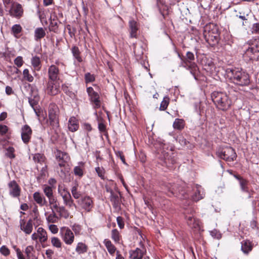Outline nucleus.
I'll return each mask as SVG.
<instances>
[{"label": "nucleus", "mask_w": 259, "mask_h": 259, "mask_svg": "<svg viewBox=\"0 0 259 259\" xmlns=\"http://www.w3.org/2000/svg\"><path fill=\"white\" fill-rule=\"evenodd\" d=\"M36 15L39 18L41 22L42 23L44 19L46 17L44 11H42L41 9L38 8L36 12Z\"/></svg>", "instance_id": "obj_50"}, {"label": "nucleus", "mask_w": 259, "mask_h": 259, "mask_svg": "<svg viewBox=\"0 0 259 259\" xmlns=\"http://www.w3.org/2000/svg\"><path fill=\"white\" fill-rule=\"evenodd\" d=\"M33 199L40 206H43L46 203V200L44 196L38 192H35L33 194Z\"/></svg>", "instance_id": "obj_29"}, {"label": "nucleus", "mask_w": 259, "mask_h": 259, "mask_svg": "<svg viewBox=\"0 0 259 259\" xmlns=\"http://www.w3.org/2000/svg\"><path fill=\"white\" fill-rule=\"evenodd\" d=\"M59 68L55 65H51L48 69L49 81H59L60 78Z\"/></svg>", "instance_id": "obj_13"}, {"label": "nucleus", "mask_w": 259, "mask_h": 259, "mask_svg": "<svg viewBox=\"0 0 259 259\" xmlns=\"http://www.w3.org/2000/svg\"><path fill=\"white\" fill-rule=\"evenodd\" d=\"M60 234L66 244L68 245L72 244L74 239V236L70 229L66 227L62 228L60 230Z\"/></svg>", "instance_id": "obj_10"}, {"label": "nucleus", "mask_w": 259, "mask_h": 259, "mask_svg": "<svg viewBox=\"0 0 259 259\" xmlns=\"http://www.w3.org/2000/svg\"><path fill=\"white\" fill-rule=\"evenodd\" d=\"M64 204L70 209L76 208V205L74 203L73 200L72 199L71 195L68 197L63 198Z\"/></svg>", "instance_id": "obj_35"}, {"label": "nucleus", "mask_w": 259, "mask_h": 259, "mask_svg": "<svg viewBox=\"0 0 259 259\" xmlns=\"http://www.w3.org/2000/svg\"><path fill=\"white\" fill-rule=\"evenodd\" d=\"M98 128L100 132L104 133L106 131V127L105 124L102 122H99L98 124Z\"/></svg>", "instance_id": "obj_60"}, {"label": "nucleus", "mask_w": 259, "mask_h": 259, "mask_svg": "<svg viewBox=\"0 0 259 259\" xmlns=\"http://www.w3.org/2000/svg\"><path fill=\"white\" fill-rule=\"evenodd\" d=\"M216 154L219 158L227 161H233L237 157L235 150L231 147L220 148Z\"/></svg>", "instance_id": "obj_8"}, {"label": "nucleus", "mask_w": 259, "mask_h": 259, "mask_svg": "<svg viewBox=\"0 0 259 259\" xmlns=\"http://www.w3.org/2000/svg\"><path fill=\"white\" fill-rule=\"evenodd\" d=\"M33 162L35 163L33 172L37 181L41 183L48 174L46 157L44 154H35L33 155Z\"/></svg>", "instance_id": "obj_1"}, {"label": "nucleus", "mask_w": 259, "mask_h": 259, "mask_svg": "<svg viewBox=\"0 0 259 259\" xmlns=\"http://www.w3.org/2000/svg\"><path fill=\"white\" fill-rule=\"evenodd\" d=\"M116 220L118 227L120 229L123 228L124 226V224L122 218L121 217H118L116 219Z\"/></svg>", "instance_id": "obj_58"}, {"label": "nucleus", "mask_w": 259, "mask_h": 259, "mask_svg": "<svg viewBox=\"0 0 259 259\" xmlns=\"http://www.w3.org/2000/svg\"><path fill=\"white\" fill-rule=\"evenodd\" d=\"M84 77L86 83L93 82L95 79L94 75L93 74H91L90 73H86Z\"/></svg>", "instance_id": "obj_51"}, {"label": "nucleus", "mask_w": 259, "mask_h": 259, "mask_svg": "<svg viewBox=\"0 0 259 259\" xmlns=\"http://www.w3.org/2000/svg\"><path fill=\"white\" fill-rule=\"evenodd\" d=\"M24 92H25V95L26 97L27 98L28 102L32 107V99L31 98L32 95V86L28 82H25L24 84Z\"/></svg>", "instance_id": "obj_21"}, {"label": "nucleus", "mask_w": 259, "mask_h": 259, "mask_svg": "<svg viewBox=\"0 0 259 259\" xmlns=\"http://www.w3.org/2000/svg\"><path fill=\"white\" fill-rule=\"evenodd\" d=\"M88 247L87 245L82 242H79L75 248V251L78 254H83L87 252Z\"/></svg>", "instance_id": "obj_34"}, {"label": "nucleus", "mask_w": 259, "mask_h": 259, "mask_svg": "<svg viewBox=\"0 0 259 259\" xmlns=\"http://www.w3.org/2000/svg\"><path fill=\"white\" fill-rule=\"evenodd\" d=\"M181 60L180 66H182L187 70H190V73L196 79L195 72L197 69V66L193 61L195 60L194 54L190 51L187 52L185 56L178 55Z\"/></svg>", "instance_id": "obj_5"}, {"label": "nucleus", "mask_w": 259, "mask_h": 259, "mask_svg": "<svg viewBox=\"0 0 259 259\" xmlns=\"http://www.w3.org/2000/svg\"><path fill=\"white\" fill-rule=\"evenodd\" d=\"M49 201V203L50 205L53 204L56 202H57V199L56 197H54V195L50 196V197H48Z\"/></svg>", "instance_id": "obj_63"}, {"label": "nucleus", "mask_w": 259, "mask_h": 259, "mask_svg": "<svg viewBox=\"0 0 259 259\" xmlns=\"http://www.w3.org/2000/svg\"><path fill=\"white\" fill-rule=\"evenodd\" d=\"M78 203L83 209L88 212L91 211L94 206L92 198L88 196L82 197L78 201Z\"/></svg>", "instance_id": "obj_12"}, {"label": "nucleus", "mask_w": 259, "mask_h": 259, "mask_svg": "<svg viewBox=\"0 0 259 259\" xmlns=\"http://www.w3.org/2000/svg\"><path fill=\"white\" fill-rule=\"evenodd\" d=\"M68 127L69 131L72 132H75L78 130L79 125L78 121L75 117H71L69 118Z\"/></svg>", "instance_id": "obj_25"}, {"label": "nucleus", "mask_w": 259, "mask_h": 259, "mask_svg": "<svg viewBox=\"0 0 259 259\" xmlns=\"http://www.w3.org/2000/svg\"><path fill=\"white\" fill-rule=\"evenodd\" d=\"M98 176L102 179H104L105 170L103 167H97L95 168Z\"/></svg>", "instance_id": "obj_49"}, {"label": "nucleus", "mask_w": 259, "mask_h": 259, "mask_svg": "<svg viewBox=\"0 0 259 259\" xmlns=\"http://www.w3.org/2000/svg\"><path fill=\"white\" fill-rule=\"evenodd\" d=\"M184 120L182 119L177 118L173 123V127L175 129L181 130L184 127Z\"/></svg>", "instance_id": "obj_36"}, {"label": "nucleus", "mask_w": 259, "mask_h": 259, "mask_svg": "<svg viewBox=\"0 0 259 259\" xmlns=\"http://www.w3.org/2000/svg\"><path fill=\"white\" fill-rule=\"evenodd\" d=\"M31 133V130L28 125H25L22 128L21 137L24 143H26L29 141Z\"/></svg>", "instance_id": "obj_22"}, {"label": "nucleus", "mask_w": 259, "mask_h": 259, "mask_svg": "<svg viewBox=\"0 0 259 259\" xmlns=\"http://www.w3.org/2000/svg\"><path fill=\"white\" fill-rule=\"evenodd\" d=\"M211 99L217 108L222 111H227L232 105V100L226 93L213 92Z\"/></svg>", "instance_id": "obj_3"}, {"label": "nucleus", "mask_w": 259, "mask_h": 259, "mask_svg": "<svg viewBox=\"0 0 259 259\" xmlns=\"http://www.w3.org/2000/svg\"><path fill=\"white\" fill-rule=\"evenodd\" d=\"M51 243L52 245L57 248H61L62 242L57 237H54L51 238Z\"/></svg>", "instance_id": "obj_46"}, {"label": "nucleus", "mask_w": 259, "mask_h": 259, "mask_svg": "<svg viewBox=\"0 0 259 259\" xmlns=\"http://www.w3.org/2000/svg\"><path fill=\"white\" fill-rule=\"evenodd\" d=\"M23 75L25 79L31 82L32 81V76L29 74V70L25 69L23 70Z\"/></svg>", "instance_id": "obj_55"}, {"label": "nucleus", "mask_w": 259, "mask_h": 259, "mask_svg": "<svg viewBox=\"0 0 259 259\" xmlns=\"http://www.w3.org/2000/svg\"><path fill=\"white\" fill-rule=\"evenodd\" d=\"M203 36L206 41L214 45L218 43L220 33L218 27L213 23H209L204 27Z\"/></svg>", "instance_id": "obj_4"}, {"label": "nucleus", "mask_w": 259, "mask_h": 259, "mask_svg": "<svg viewBox=\"0 0 259 259\" xmlns=\"http://www.w3.org/2000/svg\"><path fill=\"white\" fill-rule=\"evenodd\" d=\"M128 26L130 37L137 38L138 37V31L139 29V23L132 19L129 21Z\"/></svg>", "instance_id": "obj_15"}, {"label": "nucleus", "mask_w": 259, "mask_h": 259, "mask_svg": "<svg viewBox=\"0 0 259 259\" xmlns=\"http://www.w3.org/2000/svg\"><path fill=\"white\" fill-rule=\"evenodd\" d=\"M226 74L229 80L237 85L246 86L250 83L248 74L238 68H228Z\"/></svg>", "instance_id": "obj_2"}, {"label": "nucleus", "mask_w": 259, "mask_h": 259, "mask_svg": "<svg viewBox=\"0 0 259 259\" xmlns=\"http://www.w3.org/2000/svg\"><path fill=\"white\" fill-rule=\"evenodd\" d=\"M46 29L42 27L36 28L34 30V38L36 41L40 40L46 35Z\"/></svg>", "instance_id": "obj_26"}, {"label": "nucleus", "mask_w": 259, "mask_h": 259, "mask_svg": "<svg viewBox=\"0 0 259 259\" xmlns=\"http://www.w3.org/2000/svg\"><path fill=\"white\" fill-rule=\"evenodd\" d=\"M47 239V232L41 227H39L37 229V232L33 233V240H38L40 242H44Z\"/></svg>", "instance_id": "obj_19"}, {"label": "nucleus", "mask_w": 259, "mask_h": 259, "mask_svg": "<svg viewBox=\"0 0 259 259\" xmlns=\"http://www.w3.org/2000/svg\"><path fill=\"white\" fill-rule=\"evenodd\" d=\"M14 148L12 147H9L7 149V152L6 153V155L9 157L10 158H14L15 157V154H14Z\"/></svg>", "instance_id": "obj_48"}, {"label": "nucleus", "mask_w": 259, "mask_h": 259, "mask_svg": "<svg viewBox=\"0 0 259 259\" xmlns=\"http://www.w3.org/2000/svg\"><path fill=\"white\" fill-rule=\"evenodd\" d=\"M143 255L144 252L139 248L130 251V257L131 259H142Z\"/></svg>", "instance_id": "obj_27"}, {"label": "nucleus", "mask_w": 259, "mask_h": 259, "mask_svg": "<svg viewBox=\"0 0 259 259\" xmlns=\"http://www.w3.org/2000/svg\"><path fill=\"white\" fill-rule=\"evenodd\" d=\"M78 185L76 183H74V186H73L71 188V193L73 197L75 199H78L80 197L81 195V193L80 191H78Z\"/></svg>", "instance_id": "obj_37"}, {"label": "nucleus", "mask_w": 259, "mask_h": 259, "mask_svg": "<svg viewBox=\"0 0 259 259\" xmlns=\"http://www.w3.org/2000/svg\"><path fill=\"white\" fill-rule=\"evenodd\" d=\"M84 163L80 162L79 165L76 166L74 167L73 172L76 176H78L80 178L82 177L84 175L83 172Z\"/></svg>", "instance_id": "obj_31"}, {"label": "nucleus", "mask_w": 259, "mask_h": 259, "mask_svg": "<svg viewBox=\"0 0 259 259\" xmlns=\"http://www.w3.org/2000/svg\"><path fill=\"white\" fill-rule=\"evenodd\" d=\"M71 50L73 55L76 58V59L79 62H81L82 59L80 56V52L78 48L77 47L74 46L72 47Z\"/></svg>", "instance_id": "obj_40"}, {"label": "nucleus", "mask_w": 259, "mask_h": 259, "mask_svg": "<svg viewBox=\"0 0 259 259\" xmlns=\"http://www.w3.org/2000/svg\"><path fill=\"white\" fill-rule=\"evenodd\" d=\"M239 184L242 191L245 192H248V188L247 187L248 181L242 178L239 181Z\"/></svg>", "instance_id": "obj_43"}, {"label": "nucleus", "mask_w": 259, "mask_h": 259, "mask_svg": "<svg viewBox=\"0 0 259 259\" xmlns=\"http://www.w3.org/2000/svg\"><path fill=\"white\" fill-rule=\"evenodd\" d=\"M10 15L13 17L19 19L23 14L21 5L18 3H13L9 11Z\"/></svg>", "instance_id": "obj_14"}, {"label": "nucleus", "mask_w": 259, "mask_h": 259, "mask_svg": "<svg viewBox=\"0 0 259 259\" xmlns=\"http://www.w3.org/2000/svg\"><path fill=\"white\" fill-rule=\"evenodd\" d=\"M40 98L38 93V89L33 87V111L37 117L39 122L42 124L45 121L47 117V113L42 107L38 105L40 101Z\"/></svg>", "instance_id": "obj_6"}, {"label": "nucleus", "mask_w": 259, "mask_h": 259, "mask_svg": "<svg viewBox=\"0 0 259 259\" xmlns=\"http://www.w3.org/2000/svg\"><path fill=\"white\" fill-rule=\"evenodd\" d=\"M252 248L253 244L249 240H245L241 242V249L244 254H248L252 250Z\"/></svg>", "instance_id": "obj_23"}, {"label": "nucleus", "mask_w": 259, "mask_h": 259, "mask_svg": "<svg viewBox=\"0 0 259 259\" xmlns=\"http://www.w3.org/2000/svg\"><path fill=\"white\" fill-rule=\"evenodd\" d=\"M10 194L14 197H18L20 195V188L15 181H11L8 184Z\"/></svg>", "instance_id": "obj_17"}, {"label": "nucleus", "mask_w": 259, "mask_h": 259, "mask_svg": "<svg viewBox=\"0 0 259 259\" xmlns=\"http://www.w3.org/2000/svg\"><path fill=\"white\" fill-rule=\"evenodd\" d=\"M169 192L171 193V195H176L177 197H180V191L178 190L177 189H176V186H172V188L170 189Z\"/></svg>", "instance_id": "obj_56"}, {"label": "nucleus", "mask_w": 259, "mask_h": 259, "mask_svg": "<svg viewBox=\"0 0 259 259\" xmlns=\"http://www.w3.org/2000/svg\"><path fill=\"white\" fill-rule=\"evenodd\" d=\"M32 246H28L25 249V253L27 255L28 259H32L31 256H32Z\"/></svg>", "instance_id": "obj_54"}, {"label": "nucleus", "mask_w": 259, "mask_h": 259, "mask_svg": "<svg viewBox=\"0 0 259 259\" xmlns=\"http://www.w3.org/2000/svg\"><path fill=\"white\" fill-rule=\"evenodd\" d=\"M111 238L116 243L120 240V236L118 231L117 229H113L111 232Z\"/></svg>", "instance_id": "obj_44"}, {"label": "nucleus", "mask_w": 259, "mask_h": 259, "mask_svg": "<svg viewBox=\"0 0 259 259\" xmlns=\"http://www.w3.org/2000/svg\"><path fill=\"white\" fill-rule=\"evenodd\" d=\"M252 32L254 33H259V23H256L253 24Z\"/></svg>", "instance_id": "obj_59"}, {"label": "nucleus", "mask_w": 259, "mask_h": 259, "mask_svg": "<svg viewBox=\"0 0 259 259\" xmlns=\"http://www.w3.org/2000/svg\"><path fill=\"white\" fill-rule=\"evenodd\" d=\"M194 190L195 191L192 196V199L194 201H198L204 198L205 194L201 186L196 185L194 188Z\"/></svg>", "instance_id": "obj_20"}, {"label": "nucleus", "mask_w": 259, "mask_h": 259, "mask_svg": "<svg viewBox=\"0 0 259 259\" xmlns=\"http://www.w3.org/2000/svg\"><path fill=\"white\" fill-rule=\"evenodd\" d=\"M104 243L109 253L111 255H113L116 251V249L115 246L111 243V241L107 239H105L104 241Z\"/></svg>", "instance_id": "obj_33"}, {"label": "nucleus", "mask_w": 259, "mask_h": 259, "mask_svg": "<svg viewBox=\"0 0 259 259\" xmlns=\"http://www.w3.org/2000/svg\"><path fill=\"white\" fill-rule=\"evenodd\" d=\"M8 131V127L5 125L0 124V134H5Z\"/></svg>", "instance_id": "obj_62"}, {"label": "nucleus", "mask_w": 259, "mask_h": 259, "mask_svg": "<svg viewBox=\"0 0 259 259\" xmlns=\"http://www.w3.org/2000/svg\"><path fill=\"white\" fill-rule=\"evenodd\" d=\"M72 230L76 235L79 234L81 231V228L79 226H73Z\"/></svg>", "instance_id": "obj_64"}, {"label": "nucleus", "mask_w": 259, "mask_h": 259, "mask_svg": "<svg viewBox=\"0 0 259 259\" xmlns=\"http://www.w3.org/2000/svg\"><path fill=\"white\" fill-rule=\"evenodd\" d=\"M14 63L17 67H20L23 64V60L21 57H17L14 60Z\"/></svg>", "instance_id": "obj_57"}, {"label": "nucleus", "mask_w": 259, "mask_h": 259, "mask_svg": "<svg viewBox=\"0 0 259 259\" xmlns=\"http://www.w3.org/2000/svg\"><path fill=\"white\" fill-rule=\"evenodd\" d=\"M58 218L54 210H52V213L48 215L47 220L50 223H54L57 222Z\"/></svg>", "instance_id": "obj_45"}, {"label": "nucleus", "mask_w": 259, "mask_h": 259, "mask_svg": "<svg viewBox=\"0 0 259 259\" xmlns=\"http://www.w3.org/2000/svg\"><path fill=\"white\" fill-rule=\"evenodd\" d=\"M0 252L4 256H7L10 254V251L6 246L3 245L0 248Z\"/></svg>", "instance_id": "obj_53"}, {"label": "nucleus", "mask_w": 259, "mask_h": 259, "mask_svg": "<svg viewBox=\"0 0 259 259\" xmlns=\"http://www.w3.org/2000/svg\"><path fill=\"white\" fill-rule=\"evenodd\" d=\"M57 212L59 213L60 217L67 219L69 216V212L63 206H60Z\"/></svg>", "instance_id": "obj_38"}, {"label": "nucleus", "mask_w": 259, "mask_h": 259, "mask_svg": "<svg viewBox=\"0 0 259 259\" xmlns=\"http://www.w3.org/2000/svg\"><path fill=\"white\" fill-rule=\"evenodd\" d=\"M58 192L62 196V198L70 195V193L67 191V190L63 186L61 185H59L58 186Z\"/></svg>", "instance_id": "obj_39"}, {"label": "nucleus", "mask_w": 259, "mask_h": 259, "mask_svg": "<svg viewBox=\"0 0 259 259\" xmlns=\"http://www.w3.org/2000/svg\"><path fill=\"white\" fill-rule=\"evenodd\" d=\"M22 31V27L19 24H15L12 27V31L15 35L19 34Z\"/></svg>", "instance_id": "obj_47"}, {"label": "nucleus", "mask_w": 259, "mask_h": 259, "mask_svg": "<svg viewBox=\"0 0 259 259\" xmlns=\"http://www.w3.org/2000/svg\"><path fill=\"white\" fill-rule=\"evenodd\" d=\"M21 229L23 230L25 233L29 234L32 232V223L31 219H29L27 223L25 222L21 224Z\"/></svg>", "instance_id": "obj_28"}, {"label": "nucleus", "mask_w": 259, "mask_h": 259, "mask_svg": "<svg viewBox=\"0 0 259 259\" xmlns=\"http://www.w3.org/2000/svg\"><path fill=\"white\" fill-rule=\"evenodd\" d=\"M107 191L110 193V199L114 208H118L120 206V200L119 198V193H115L111 189L107 188Z\"/></svg>", "instance_id": "obj_18"}, {"label": "nucleus", "mask_w": 259, "mask_h": 259, "mask_svg": "<svg viewBox=\"0 0 259 259\" xmlns=\"http://www.w3.org/2000/svg\"><path fill=\"white\" fill-rule=\"evenodd\" d=\"M41 67V62L40 61V59L38 57H33V72L34 70L38 71ZM33 75L38 79H39L41 76H42V73H33Z\"/></svg>", "instance_id": "obj_24"}, {"label": "nucleus", "mask_w": 259, "mask_h": 259, "mask_svg": "<svg viewBox=\"0 0 259 259\" xmlns=\"http://www.w3.org/2000/svg\"><path fill=\"white\" fill-rule=\"evenodd\" d=\"M56 158L60 167H64L68 166V162L70 160L68 155L61 151H57L56 154Z\"/></svg>", "instance_id": "obj_11"}, {"label": "nucleus", "mask_w": 259, "mask_h": 259, "mask_svg": "<svg viewBox=\"0 0 259 259\" xmlns=\"http://www.w3.org/2000/svg\"><path fill=\"white\" fill-rule=\"evenodd\" d=\"M60 85L59 81H49L47 91L48 94L55 96L59 92Z\"/></svg>", "instance_id": "obj_16"}, {"label": "nucleus", "mask_w": 259, "mask_h": 259, "mask_svg": "<svg viewBox=\"0 0 259 259\" xmlns=\"http://www.w3.org/2000/svg\"><path fill=\"white\" fill-rule=\"evenodd\" d=\"M92 102L94 103L95 108H98L100 107V101L99 100V95L96 92L94 94L89 96Z\"/></svg>", "instance_id": "obj_30"}, {"label": "nucleus", "mask_w": 259, "mask_h": 259, "mask_svg": "<svg viewBox=\"0 0 259 259\" xmlns=\"http://www.w3.org/2000/svg\"><path fill=\"white\" fill-rule=\"evenodd\" d=\"M259 53V46L252 44L246 49L243 57L247 61L257 60Z\"/></svg>", "instance_id": "obj_9"}, {"label": "nucleus", "mask_w": 259, "mask_h": 259, "mask_svg": "<svg viewBox=\"0 0 259 259\" xmlns=\"http://www.w3.org/2000/svg\"><path fill=\"white\" fill-rule=\"evenodd\" d=\"M58 22L57 20L53 19L51 20L49 29L51 31L56 32L58 29Z\"/></svg>", "instance_id": "obj_42"}, {"label": "nucleus", "mask_w": 259, "mask_h": 259, "mask_svg": "<svg viewBox=\"0 0 259 259\" xmlns=\"http://www.w3.org/2000/svg\"><path fill=\"white\" fill-rule=\"evenodd\" d=\"M49 229L53 234H56L58 231V228L57 226L55 225H51L49 226Z\"/></svg>", "instance_id": "obj_61"}, {"label": "nucleus", "mask_w": 259, "mask_h": 259, "mask_svg": "<svg viewBox=\"0 0 259 259\" xmlns=\"http://www.w3.org/2000/svg\"><path fill=\"white\" fill-rule=\"evenodd\" d=\"M48 113L51 125L54 129L57 128L59 126V109L58 106L55 103H51L49 106Z\"/></svg>", "instance_id": "obj_7"}, {"label": "nucleus", "mask_w": 259, "mask_h": 259, "mask_svg": "<svg viewBox=\"0 0 259 259\" xmlns=\"http://www.w3.org/2000/svg\"><path fill=\"white\" fill-rule=\"evenodd\" d=\"M186 219L188 225L191 228H196L198 225V222L193 214L186 215Z\"/></svg>", "instance_id": "obj_32"}, {"label": "nucleus", "mask_w": 259, "mask_h": 259, "mask_svg": "<svg viewBox=\"0 0 259 259\" xmlns=\"http://www.w3.org/2000/svg\"><path fill=\"white\" fill-rule=\"evenodd\" d=\"M169 103V98L167 96H165L163 98V100L160 103V106L159 107V110L161 111L165 110Z\"/></svg>", "instance_id": "obj_41"}, {"label": "nucleus", "mask_w": 259, "mask_h": 259, "mask_svg": "<svg viewBox=\"0 0 259 259\" xmlns=\"http://www.w3.org/2000/svg\"><path fill=\"white\" fill-rule=\"evenodd\" d=\"M44 192L47 197L53 195L52 188L50 186H46L44 189Z\"/></svg>", "instance_id": "obj_52"}]
</instances>
